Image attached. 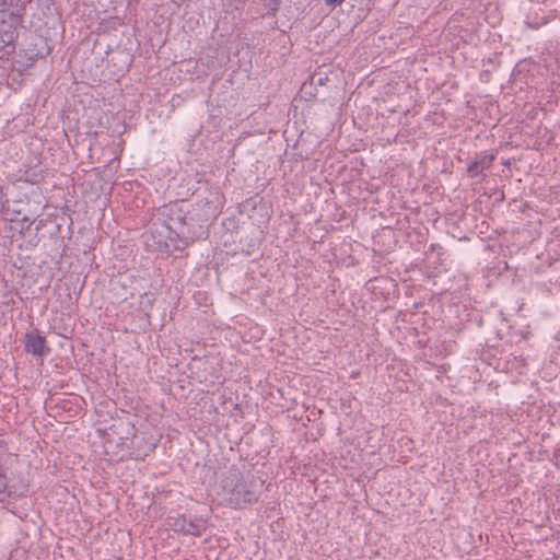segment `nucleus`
<instances>
[{
	"instance_id": "nucleus-1",
	"label": "nucleus",
	"mask_w": 560,
	"mask_h": 560,
	"mask_svg": "<svg viewBox=\"0 0 560 560\" xmlns=\"http://www.w3.org/2000/svg\"><path fill=\"white\" fill-rule=\"evenodd\" d=\"M20 24L19 15L12 12H0V51L8 55L14 51Z\"/></svg>"
},
{
	"instance_id": "nucleus-2",
	"label": "nucleus",
	"mask_w": 560,
	"mask_h": 560,
	"mask_svg": "<svg viewBox=\"0 0 560 560\" xmlns=\"http://www.w3.org/2000/svg\"><path fill=\"white\" fill-rule=\"evenodd\" d=\"M257 501V497L246 483L237 481L226 493L225 504L233 509H243Z\"/></svg>"
},
{
	"instance_id": "nucleus-3",
	"label": "nucleus",
	"mask_w": 560,
	"mask_h": 560,
	"mask_svg": "<svg viewBox=\"0 0 560 560\" xmlns=\"http://www.w3.org/2000/svg\"><path fill=\"white\" fill-rule=\"evenodd\" d=\"M25 350L38 357H43L49 351L45 338L37 334H28L26 336Z\"/></svg>"
},
{
	"instance_id": "nucleus-4",
	"label": "nucleus",
	"mask_w": 560,
	"mask_h": 560,
	"mask_svg": "<svg viewBox=\"0 0 560 560\" xmlns=\"http://www.w3.org/2000/svg\"><path fill=\"white\" fill-rule=\"evenodd\" d=\"M205 529L206 526L200 520L187 522V526L176 527V530L194 536H200Z\"/></svg>"
},
{
	"instance_id": "nucleus-5",
	"label": "nucleus",
	"mask_w": 560,
	"mask_h": 560,
	"mask_svg": "<svg viewBox=\"0 0 560 560\" xmlns=\"http://www.w3.org/2000/svg\"><path fill=\"white\" fill-rule=\"evenodd\" d=\"M483 171L485 170H481V167H480V162H477V161L469 164V166L467 168V172H468L469 176H471V177L479 175Z\"/></svg>"
},
{
	"instance_id": "nucleus-6",
	"label": "nucleus",
	"mask_w": 560,
	"mask_h": 560,
	"mask_svg": "<svg viewBox=\"0 0 560 560\" xmlns=\"http://www.w3.org/2000/svg\"><path fill=\"white\" fill-rule=\"evenodd\" d=\"M493 159H494L493 155H485L480 160H478L477 162H480L481 170H486V168L490 167Z\"/></svg>"
},
{
	"instance_id": "nucleus-7",
	"label": "nucleus",
	"mask_w": 560,
	"mask_h": 560,
	"mask_svg": "<svg viewBox=\"0 0 560 560\" xmlns=\"http://www.w3.org/2000/svg\"><path fill=\"white\" fill-rule=\"evenodd\" d=\"M171 527H173L176 530V527L179 526H187V521L185 517H178L174 520L173 524H170Z\"/></svg>"
},
{
	"instance_id": "nucleus-8",
	"label": "nucleus",
	"mask_w": 560,
	"mask_h": 560,
	"mask_svg": "<svg viewBox=\"0 0 560 560\" xmlns=\"http://www.w3.org/2000/svg\"><path fill=\"white\" fill-rule=\"evenodd\" d=\"M326 4L328 5H338L343 2V0H325Z\"/></svg>"
}]
</instances>
